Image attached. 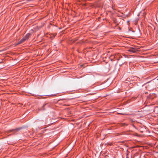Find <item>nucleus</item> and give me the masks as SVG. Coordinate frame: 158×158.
<instances>
[{"mask_svg":"<svg viewBox=\"0 0 158 158\" xmlns=\"http://www.w3.org/2000/svg\"><path fill=\"white\" fill-rule=\"evenodd\" d=\"M30 34L29 33H28L25 36H24L23 38L24 39H25V40L27 39L30 37Z\"/></svg>","mask_w":158,"mask_h":158,"instance_id":"obj_4","label":"nucleus"},{"mask_svg":"<svg viewBox=\"0 0 158 158\" xmlns=\"http://www.w3.org/2000/svg\"><path fill=\"white\" fill-rule=\"evenodd\" d=\"M128 51L133 53H135L137 51H138V50L137 48L131 47L128 49Z\"/></svg>","mask_w":158,"mask_h":158,"instance_id":"obj_1","label":"nucleus"},{"mask_svg":"<svg viewBox=\"0 0 158 158\" xmlns=\"http://www.w3.org/2000/svg\"><path fill=\"white\" fill-rule=\"evenodd\" d=\"M21 128H18L15 129H13L12 130L10 131V132H16L19 131Z\"/></svg>","mask_w":158,"mask_h":158,"instance_id":"obj_2","label":"nucleus"},{"mask_svg":"<svg viewBox=\"0 0 158 158\" xmlns=\"http://www.w3.org/2000/svg\"><path fill=\"white\" fill-rule=\"evenodd\" d=\"M25 41V39H24L23 38L19 42L17 43L15 45H17L19 44H20L22 43H23V42H24Z\"/></svg>","mask_w":158,"mask_h":158,"instance_id":"obj_3","label":"nucleus"}]
</instances>
